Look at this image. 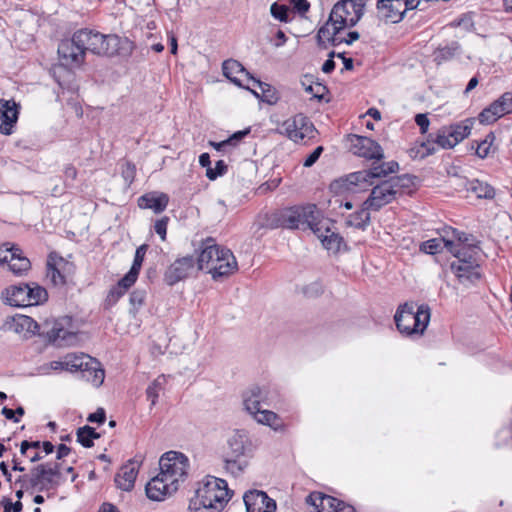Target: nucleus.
Returning <instances> with one entry per match:
<instances>
[{
  "label": "nucleus",
  "instance_id": "1",
  "mask_svg": "<svg viewBox=\"0 0 512 512\" xmlns=\"http://www.w3.org/2000/svg\"><path fill=\"white\" fill-rule=\"evenodd\" d=\"M200 248L197 268L206 269L213 280L227 278L238 270V263L232 251L218 245L213 238L205 239Z\"/></svg>",
  "mask_w": 512,
  "mask_h": 512
},
{
  "label": "nucleus",
  "instance_id": "2",
  "mask_svg": "<svg viewBox=\"0 0 512 512\" xmlns=\"http://www.w3.org/2000/svg\"><path fill=\"white\" fill-rule=\"evenodd\" d=\"M231 494L227 482L214 476H206L190 499L189 512H221Z\"/></svg>",
  "mask_w": 512,
  "mask_h": 512
},
{
  "label": "nucleus",
  "instance_id": "3",
  "mask_svg": "<svg viewBox=\"0 0 512 512\" xmlns=\"http://www.w3.org/2000/svg\"><path fill=\"white\" fill-rule=\"evenodd\" d=\"M362 0H340L332 8L326 23L320 27L317 33L319 45L324 44V37H333L346 28L355 26L364 13Z\"/></svg>",
  "mask_w": 512,
  "mask_h": 512
},
{
  "label": "nucleus",
  "instance_id": "4",
  "mask_svg": "<svg viewBox=\"0 0 512 512\" xmlns=\"http://www.w3.org/2000/svg\"><path fill=\"white\" fill-rule=\"evenodd\" d=\"M319 216L320 211L315 204L293 206L269 215L265 226L269 229H297L302 224L312 230Z\"/></svg>",
  "mask_w": 512,
  "mask_h": 512
},
{
  "label": "nucleus",
  "instance_id": "5",
  "mask_svg": "<svg viewBox=\"0 0 512 512\" xmlns=\"http://www.w3.org/2000/svg\"><path fill=\"white\" fill-rule=\"evenodd\" d=\"M430 316L428 305L406 302L398 307L394 320L401 334L421 336L429 324Z\"/></svg>",
  "mask_w": 512,
  "mask_h": 512
},
{
  "label": "nucleus",
  "instance_id": "6",
  "mask_svg": "<svg viewBox=\"0 0 512 512\" xmlns=\"http://www.w3.org/2000/svg\"><path fill=\"white\" fill-rule=\"evenodd\" d=\"M398 170L399 164L396 161L382 162L377 165L374 163L370 169L357 171L341 178L332 187L339 186L348 192L357 193L372 186L373 179L385 178Z\"/></svg>",
  "mask_w": 512,
  "mask_h": 512
},
{
  "label": "nucleus",
  "instance_id": "7",
  "mask_svg": "<svg viewBox=\"0 0 512 512\" xmlns=\"http://www.w3.org/2000/svg\"><path fill=\"white\" fill-rule=\"evenodd\" d=\"M474 119L467 118L461 122L442 127L435 135L429 134L427 141L422 143L426 149L424 155L436 152L435 145L443 149H450L467 138L473 128Z\"/></svg>",
  "mask_w": 512,
  "mask_h": 512
},
{
  "label": "nucleus",
  "instance_id": "8",
  "mask_svg": "<svg viewBox=\"0 0 512 512\" xmlns=\"http://www.w3.org/2000/svg\"><path fill=\"white\" fill-rule=\"evenodd\" d=\"M6 304L14 307L39 305L48 298L45 288L36 283L11 285L2 292Z\"/></svg>",
  "mask_w": 512,
  "mask_h": 512
},
{
  "label": "nucleus",
  "instance_id": "9",
  "mask_svg": "<svg viewBox=\"0 0 512 512\" xmlns=\"http://www.w3.org/2000/svg\"><path fill=\"white\" fill-rule=\"evenodd\" d=\"M81 43L83 54L87 51L103 56H112L118 50V37L105 35L91 29H80L76 31V42Z\"/></svg>",
  "mask_w": 512,
  "mask_h": 512
},
{
  "label": "nucleus",
  "instance_id": "10",
  "mask_svg": "<svg viewBox=\"0 0 512 512\" xmlns=\"http://www.w3.org/2000/svg\"><path fill=\"white\" fill-rule=\"evenodd\" d=\"M160 473L170 482H173L177 489L183 483L189 471V459L186 455L177 451L164 453L159 460Z\"/></svg>",
  "mask_w": 512,
  "mask_h": 512
},
{
  "label": "nucleus",
  "instance_id": "11",
  "mask_svg": "<svg viewBox=\"0 0 512 512\" xmlns=\"http://www.w3.org/2000/svg\"><path fill=\"white\" fill-rule=\"evenodd\" d=\"M282 128L287 137L296 143L313 138L316 131L313 123L302 113L285 120Z\"/></svg>",
  "mask_w": 512,
  "mask_h": 512
},
{
  "label": "nucleus",
  "instance_id": "12",
  "mask_svg": "<svg viewBox=\"0 0 512 512\" xmlns=\"http://www.w3.org/2000/svg\"><path fill=\"white\" fill-rule=\"evenodd\" d=\"M333 227L334 223L330 219L323 218L320 215L312 231L321 241L325 249L337 253L340 251L341 246L344 245V239L339 233L333 230Z\"/></svg>",
  "mask_w": 512,
  "mask_h": 512
},
{
  "label": "nucleus",
  "instance_id": "13",
  "mask_svg": "<svg viewBox=\"0 0 512 512\" xmlns=\"http://www.w3.org/2000/svg\"><path fill=\"white\" fill-rule=\"evenodd\" d=\"M510 113H512V91H507L484 108L479 113L478 120L481 124L490 125Z\"/></svg>",
  "mask_w": 512,
  "mask_h": 512
},
{
  "label": "nucleus",
  "instance_id": "14",
  "mask_svg": "<svg viewBox=\"0 0 512 512\" xmlns=\"http://www.w3.org/2000/svg\"><path fill=\"white\" fill-rule=\"evenodd\" d=\"M352 152L367 160L381 161L384 158V151L380 144L372 138L360 135L350 136Z\"/></svg>",
  "mask_w": 512,
  "mask_h": 512
},
{
  "label": "nucleus",
  "instance_id": "15",
  "mask_svg": "<svg viewBox=\"0 0 512 512\" xmlns=\"http://www.w3.org/2000/svg\"><path fill=\"white\" fill-rule=\"evenodd\" d=\"M397 198L390 179H386L371 189L369 197L365 200V207L372 211H379Z\"/></svg>",
  "mask_w": 512,
  "mask_h": 512
},
{
  "label": "nucleus",
  "instance_id": "16",
  "mask_svg": "<svg viewBox=\"0 0 512 512\" xmlns=\"http://www.w3.org/2000/svg\"><path fill=\"white\" fill-rule=\"evenodd\" d=\"M2 329L7 332L22 335L26 338L36 334L42 335L45 333L40 332V327L36 321L31 317L22 314L7 317L2 325Z\"/></svg>",
  "mask_w": 512,
  "mask_h": 512
},
{
  "label": "nucleus",
  "instance_id": "17",
  "mask_svg": "<svg viewBox=\"0 0 512 512\" xmlns=\"http://www.w3.org/2000/svg\"><path fill=\"white\" fill-rule=\"evenodd\" d=\"M197 262L192 255H187L176 259L166 270L164 274L165 282L173 286L184 280L194 271Z\"/></svg>",
  "mask_w": 512,
  "mask_h": 512
},
{
  "label": "nucleus",
  "instance_id": "18",
  "mask_svg": "<svg viewBox=\"0 0 512 512\" xmlns=\"http://www.w3.org/2000/svg\"><path fill=\"white\" fill-rule=\"evenodd\" d=\"M143 460L144 456L137 454L133 459L129 460L121 467L114 479L118 488L123 491H130L133 489L139 467Z\"/></svg>",
  "mask_w": 512,
  "mask_h": 512
},
{
  "label": "nucleus",
  "instance_id": "19",
  "mask_svg": "<svg viewBox=\"0 0 512 512\" xmlns=\"http://www.w3.org/2000/svg\"><path fill=\"white\" fill-rule=\"evenodd\" d=\"M243 500L247 512H274L276 510L275 500L260 490L246 492Z\"/></svg>",
  "mask_w": 512,
  "mask_h": 512
},
{
  "label": "nucleus",
  "instance_id": "20",
  "mask_svg": "<svg viewBox=\"0 0 512 512\" xmlns=\"http://www.w3.org/2000/svg\"><path fill=\"white\" fill-rule=\"evenodd\" d=\"M146 495L153 501H163L167 496L175 493L178 489L173 482L168 481L159 472L146 485Z\"/></svg>",
  "mask_w": 512,
  "mask_h": 512
},
{
  "label": "nucleus",
  "instance_id": "21",
  "mask_svg": "<svg viewBox=\"0 0 512 512\" xmlns=\"http://www.w3.org/2000/svg\"><path fill=\"white\" fill-rule=\"evenodd\" d=\"M19 116V105L13 100L0 99V132L11 135Z\"/></svg>",
  "mask_w": 512,
  "mask_h": 512
},
{
  "label": "nucleus",
  "instance_id": "22",
  "mask_svg": "<svg viewBox=\"0 0 512 512\" xmlns=\"http://www.w3.org/2000/svg\"><path fill=\"white\" fill-rule=\"evenodd\" d=\"M378 17L386 22L398 23L405 14V3L402 0H378Z\"/></svg>",
  "mask_w": 512,
  "mask_h": 512
},
{
  "label": "nucleus",
  "instance_id": "23",
  "mask_svg": "<svg viewBox=\"0 0 512 512\" xmlns=\"http://www.w3.org/2000/svg\"><path fill=\"white\" fill-rule=\"evenodd\" d=\"M222 71L225 77H227L235 85L249 89V86H245L242 77L248 82H252L254 76L250 74L245 67L237 60L228 59L222 64Z\"/></svg>",
  "mask_w": 512,
  "mask_h": 512
},
{
  "label": "nucleus",
  "instance_id": "24",
  "mask_svg": "<svg viewBox=\"0 0 512 512\" xmlns=\"http://www.w3.org/2000/svg\"><path fill=\"white\" fill-rule=\"evenodd\" d=\"M59 56L69 64L79 65L84 61L81 43L76 42V32L71 39L62 40L58 46Z\"/></svg>",
  "mask_w": 512,
  "mask_h": 512
},
{
  "label": "nucleus",
  "instance_id": "25",
  "mask_svg": "<svg viewBox=\"0 0 512 512\" xmlns=\"http://www.w3.org/2000/svg\"><path fill=\"white\" fill-rule=\"evenodd\" d=\"M445 247L456 258L452 263L466 264V261L478 262L479 248L476 246H470L463 243L456 244L453 241H445Z\"/></svg>",
  "mask_w": 512,
  "mask_h": 512
},
{
  "label": "nucleus",
  "instance_id": "26",
  "mask_svg": "<svg viewBox=\"0 0 512 512\" xmlns=\"http://www.w3.org/2000/svg\"><path fill=\"white\" fill-rule=\"evenodd\" d=\"M306 503L313 506L316 512H336L343 501L321 492H312L307 496Z\"/></svg>",
  "mask_w": 512,
  "mask_h": 512
},
{
  "label": "nucleus",
  "instance_id": "27",
  "mask_svg": "<svg viewBox=\"0 0 512 512\" xmlns=\"http://www.w3.org/2000/svg\"><path fill=\"white\" fill-rule=\"evenodd\" d=\"M458 180L459 183L457 185L459 187H463L466 191L475 194L479 199L491 200L495 197V189L487 182L478 179L469 180L467 178H459Z\"/></svg>",
  "mask_w": 512,
  "mask_h": 512
},
{
  "label": "nucleus",
  "instance_id": "28",
  "mask_svg": "<svg viewBox=\"0 0 512 512\" xmlns=\"http://www.w3.org/2000/svg\"><path fill=\"white\" fill-rule=\"evenodd\" d=\"M169 203V196L161 192H149L138 198V206L141 209H151L154 213L163 212Z\"/></svg>",
  "mask_w": 512,
  "mask_h": 512
},
{
  "label": "nucleus",
  "instance_id": "29",
  "mask_svg": "<svg viewBox=\"0 0 512 512\" xmlns=\"http://www.w3.org/2000/svg\"><path fill=\"white\" fill-rule=\"evenodd\" d=\"M450 268L458 280L463 284L466 282L474 283L481 277L478 262L466 261V264L451 263Z\"/></svg>",
  "mask_w": 512,
  "mask_h": 512
},
{
  "label": "nucleus",
  "instance_id": "30",
  "mask_svg": "<svg viewBox=\"0 0 512 512\" xmlns=\"http://www.w3.org/2000/svg\"><path fill=\"white\" fill-rule=\"evenodd\" d=\"M66 371L69 372H81L82 374L91 364H95V359L91 356L80 353V354H67L65 356Z\"/></svg>",
  "mask_w": 512,
  "mask_h": 512
},
{
  "label": "nucleus",
  "instance_id": "31",
  "mask_svg": "<svg viewBox=\"0 0 512 512\" xmlns=\"http://www.w3.org/2000/svg\"><path fill=\"white\" fill-rule=\"evenodd\" d=\"M263 391L260 387H253L244 394L243 403L246 411L254 416L261 409L263 401Z\"/></svg>",
  "mask_w": 512,
  "mask_h": 512
},
{
  "label": "nucleus",
  "instance_id": "32",
  "mask_svg": "<svg viewBox=\"0 0 512 512\" xmlns=\"http://www.w3.org/2000/svg\"><path fill=\"white\" fill-rule=\"evenodd\" d=\"M36 470L40 474V492L56 489L59 486V478L50 470V466L48 464H39L36 466Z\"/></svg>",
  "mask_w": 512,
  "mask_h": 512
},
{
  "label": "nucleus",
  "instance_id": "33",
  "mask_svg": "<svg viewBox=\"0 0 512 512\" xmlns=\"http://www.w3.org/2000/svg\"><path fill=\"white\" fill-rule=\"evenodd\" d=\"M253 417L258 423L267 425L275 431H281L284 428L281 418L273 411L260 409Z\"/></svg>",
  "mask_w": 512,
  "mask_h": 512
},
{
  "label": "nucleus",
  "instance_id": "34",
  "mask_svg": "<svg viewBox=\"0 0 512 512\" xmlns=\"http://www.w3.org/2000/svg\"><path fill=\"white\" fill-rule=\"evenodd\" d=\"M252 84L260 89V93L255 90H251L250 88L248 90H250L252 94L261 101L268 104H275L278 101V96L276 95L275 90L269 84L264 83L255 77L252 80Z\"/></svg>",
  "mask_w": 512,
  "mask_h": 512
},
{
  "label": "nucleus",
  "instance_id": "35",
  "mask_svg": "<svg viewBox=\"0 0 512 512\" xmlns=\"http://www.w3.org/2000/svg\"><path fill=\"white\" fill-rule=\"evenodd\" d=\"M389 179L393 185L395 194L398 197L412 192V187L415 185L414 181L416 177L404 174L401 176L390 177Z\"/></svg>",
  "mask_w": 512,
  "mask_h": 512
},
{
  "label": "nucleus",
  "instance_id": "36",
  "mask_svg": "<svg viewBox=\"0 0 512 512\" xmlns=\"http://www.w3.org/2000/svg\"><path fill=\"white\" fill-rule=\"evenodd\" d=\"M224 463L225 469L234 477H237L248 467L249 461L247 457L227 455Z\"/></svg>",
  "mask_w": 512,
  "mask_h": 512
},
{
  "label": "nucleus",
  "instance_id": "37",
  "mask_svg": "<svg viewBox=\"0 0 512 512\" xmlns=\"http://www.w3.org/2000/svg\"><path fill=\"white\" fill-rule=\"evenodd\" d=\"M82 377L90 382L93 386L99 387L104 381L105 372L100 367V363L95 359V364H91L85 368Z\"/></svg>",
  "mask_w": 512,
  "mask_h": 512
},
{
  "label": "nucleus",
  "instance_id": "38",
  "mask_svg": "<svg viewBox=\"0 0 512 512\" xmlns=\"http://www.w3.org/2000/svg\"><path fill=\"white\" fill-rule=\"evenodd\" d=\"M166 383V376L159 375L147 387L146 396L147 399L151 402V406H155L157 404L160 392L164 390Z\"/></svg>",
  "mask_w": 512,
  "mask_h": 512
},
{
  "label": "nucleus",
  "instance_id": "39",
  "mask_svg": "<svg viewBox=\"0 0 512 512\" xmlns=\"http://www.w3.org/2000/svg\"><path fill=\"white\" fill-rule=\"evenodd\" d=\"M77 441L85 448H91L94 443V439L100 438V434L96 430L88 425L80 427L76 432Z\"/></svg>",
  "mask_w": 512,
  "mask_h": 512
},
{
  "label": "nucleus",
  "instance_id": "40",
  "mask_svg": "<svg viewBox=\"0 0 512 512\" xmlns=\"http://www.w3.org/2000/svg\"><path fill=\"white\" fill-rule=\"evenodd\" d=\"M459 49L460 45L456 41H452L445 46L439 47L435 52V61L437 64L449 61L458 54Z\"/></svg>",
  "mask_w": 512,
  "mask_h": 512
},
{
  "label": "nucleus",
  "instance_id": "41",
  "mask_svg": "<svg viewBox=\"0 0 512 512\" xmlns=\"http://www.w3.org/2000/svg\"><path fill=\"white\" fill-rule=\"evenodd\" d=\"M15 254L16 255H14L13 259L10 260L8 266L10 271H12L15 275L20 276L30 269L31 263L27 257L23 256L20 248H18V251Z\"/></svg>",
  "mask_w": 512,
  "mask_h": 512
},
{
  "label": "nucleus",
  "instance_id": "42",
  "mask_svg": "<svg viewBox=\"0 0 512 512\" xmlns=\"http://www.w3.org/2000/svg\"><path fill=\"white\" fill-rule=\"evenodd\" d=\"M246 436L241 433H235L228 441L230 452L228 455L237 456V457H247L245 454L246 451Z\"/></svg>",
  "mask_w": 512,
  "mask_h": 512
},
{
  "label": "nucleus",
  "instance_id": "43",
  "mask_svg": "<svg viewBox=\"0 0 512 512\" xmlns=\"http://www.w3.org/2000/svg\"><path fill=\"white\" fill-rule=\"evenodd\" d=\"M370 210L371 208L365 207L364 201L362 204V208L349 216L348 224L356 228L364 229L370 223Z\"/></svg>",
  "mask_w": 512,
  "mask_h": 512
},
{
  "label": "nucleus",
  "instance_id": "44",
  "mask_svg": "<svg viewBox=\"0 0 512 512\" xmlns=\"http://www.w3.org/2000/svg\"><path fill=\"white\" fill-rule=\"evenodd\" d=\"M50 342L67 341L70 337H74V334L65 330L62 324L58 321L54 323L52 328L46 332Z\"/></svg>",
  "mask_w": 512,
  "mask_h": 512
},
{
  "label": "nucleus",
  "instance_id": "45",
  "mask_svg": "<svg viewBox=\"0 0 512 512\" xmlns=\"http://www.w3.org/2000/svg\"><path fill=\"white\" fill-rule=\"evenodd\" d=\"M301 83L307 93L311 94L314 98L319 100H321L324 97V94L327 92L325 85L318 82L313 83L309 76H305Z\"/></svg>",
  "mask_w": 512,
  "mask_h": 512
},
{
  "label": "nucleus",
  "instance_id": "46",
  "mask_svg": "<svg viewBox=\"0 0 512 512\" xmlns=\"http://www.w3.org/2000/svg\"><path fill=\"white\" fill-rule=\"evenodd\" d=\"M360 37L359 33L357 31H351L347 34V37H341L340 33H335V36L331 37H324V44L323 47H326L325 42H329L332 46H338L342 43H346L348 45L352 44L354 41L358 40Z\"/></svg>",
  "mask_w": 512,
  "mask_h": 512
},
{
  "label": "nucleus",
  "instance_id": "47",
  "mask_svg": "<svg viewBox=\"0 0 512 512\" xmlns=\"http://www.w3.org/2000/svg\"><path fill=\"white\" fill-rule=\"evenodd\" d=\"M46 277L54 286H62L66 282L65 275L50 262L47 263Z\"/></svg>",
  "mask_w": 512,
  "mask_h": 512
},
{
  "label": "nucleus",
  "instance_id": "48",
  "mask_svg": "<svg viewBox=\"0 0 512 512\" xmlns=\"http://www.w3.org/2000/svg\"><path fill=\"white\" fill-rule=\"evenodd\" d=\"M445 241L447 240L444 238L429 239L421 244L420 250L427 254H436L442 250V244L445 246Z\"/></svg>",
  "mask_w": 512,
  "mask_h": 512
},
{
  "label": "nucleus",
  "instance_id": "49",
  "mask_svg": "<svg viewBox=\"0 0 512 512\" xmlns=\"http://www.w3.org/2000/svg\"><path fill=\"white\" fill-rule=\"evenodd\" d=\"M270 13L275 19L281 22L289 21V7L284 4L274 2L270 7Z\"/></svg>",
  "mask_w": 512,
  "mask_h": 512
},
{
  "label": "nucleus",
  "instance_id": "50",
  "mask_svg": "<svg viewBox=\"0 0 512 512\" xmlns=\"http://www.w3.org/2000/svg\"><path fill=\"white\" fill-rule=\"evenodd\" d=\"M495 140V135L493 133H489L486 138L481 141L476 149V154L480 158H485L489 155L490 149L492 147L493 141Z\"/></svg>",
  "mask_w": 512,
  "mask_h": 512
},
{
  "label": "nucleus",
  "instance_id": "51",
  "mask_svg": "<svg viewBox=\"0 0 512 512\" xmlns=\"http://www.w3.org/2000/svg\"><path fill=\"white\" fill-rule=\"evenodd\" d=\"M18 247L14 245H10L9 243H5L0 246V263L4 264L10 263V260L13 259L15 253H17Z\"/></svg>",
  "mask_w": 512,
  "mask_h": 512
},
{
  "label": "nucleus",
  "instance_id": "52",
  "mask_svg": "<svg viewBox=\"0 0 512 512\" xmlns=\"http://www.w3.org/2000/svg\"><path fill=\"white\" fill-rule=\"evenodd\" d=\"M147 249L148 246L146 244H143L136 249L131 269L137 272L140 271Z\"/></svg>",
  "mask_w": 512,
  "mask_h": 512
},
{
  "label": "nucleus",
  "instance_id": "53",
  "mask_svg": "<svg viewBox=\"0 0 512 512\" xmlns=\"http://www.w3.org/2000/svg\"><path fill=\"white\" fill-rule=\"evenodd\" d=\"M146 298V292L144 290L136 289L130 294V303L135 310L140 308Z\"/></svg>",
  "mask_w": 512,
  "mask_h": 512
},
{
  "label": "nucleus",
  "instance_id": "54",
  "mask_svg": "<svg viewBox=\"0 0 512 512\" xmlns=\"http://www.w3.org/2000/svg\"><path fill=\"white\" fill-rule=\"evenodd\" d=\"M227 170V165L223 160L216 162L215 169L208 168L206 175L210 180L216 179L218 176L223 175Z\"/></svg>",
  "mask_w": 512,
  "mask_h": 512
},
{
  "label": "nucleus",
  "instance_id": "55",
  "mask_svg": "<svg viewBox=\"0 0 512 512\" xmlns=\"http://www.w3.org/2000/svg\"><path fill=\"white\" fill-rule=\"evenodd\" d=\"M27 484H28V490L36 489V490L40 491L41 480H40V474L36 470V466L34 468H32L30 474L27 475Z\"/></svg>",
  "mask_w": 512,
  "mask_h": 512
},
{
  "label": "nucleus",
  "instance_id": "56",
  "mask_svg": "<svg viewBox=\"0 0 512 512\" xmlns=\"http://www.w3.org/2000/svg\"><path fill=\"white\" fill-rule=\"evenodd\" d=\"M168 222L169 218L167 216H164L161 219H158L154 225L155 232L160 236L161 240L163 241L166 239Z\"/></svg>",
  "mask_w": 512,
  "mask_h": 512
},
{
  "label": "nucleus",
  "instance_id": "57",
  "mask_svg": "<svg viewBox=\"0 0 512 512\" xmlns=\"http://www.w3.org/2000/svg\"><path fill=\"white\" fill-rule=\"evenodd\" d=\"M139 272L130 268L129 272L118 282L126 290L130 288L137 280Z\"/></svg>",
  "mask_w": 512,
  "mask_h": 512
},
{
  "label": "nucleus",
  "instance_id": "58",
  "mask_svg": "<svg viewBox=\"0 0 512 512\" xmlns=\"http://www.w3.org/2000/svg\"><path fill=\"white\" fill-rule=\"evenodd\" d=\"M135 172V165L130 162H126L122 166V176L125 179V182L128 184H131L133 182L135 178Z\"/></svg>",
  "mask_w": 512,
  "mask_h": 512
},
{
  "label": "nucleus",
  "instance_id": "59",
  "mask_svg": "<svg viewBox=\"0 0 512 512\" xmlns=\"http://www.w3.org/2000/svg\"><path fill=\"white\" fill-rule=\"evenodd\" d=\"M0 504L3 506L4 512H20L22 510V503L20 501L12 503V501L7 497H4Z\"/></svg>",
  "mask_w": 512,
  "mask_h": 512
},
{
  "label": "nucleus",
  "instance_id": "60",
  "mask_svg": "<svg viewBox=\"0 0 512 512\" xmlns=\"http://www.w3.org/2000/svg\"><path fill=\"white\" fill-rule=\"evenodd\" d=\"M323 152V147L322 146H318L314 149V151L312 153H310L307 158L304 160L303 162V165L305 167H311L313 166L316 161L319 159V157L321 156Z\"/></svg>",
  "mask_w": 512,
  "mask_h": 512
},
{
  "label": "nucleus",
  "instance_id": "61",
  "mask_svg": "<svg viewBox=\"0 0 512 512\" xmlns=\"http://www.w3.org/2000/svg\"><path fill=\"white\" fill-rule=\"evenodd\" d=\"M293 8L301 15L307 13L310 9V3L307 0H290Z\"/></svg>",
  "mask_w": 512,
  "mask_h": 512
},
{
  "label": "nucleus",
  "instance_id": "62",
  "mask_svg": "<svg viewBox=\"0 0 512 512\" xmlns=\"http://www.w3.org/2000/svg\"><path fill=\"white\" fill-rule=\"evenodd\" d=\"M415 122L419 126L420 132L422 134L427 133L430 121L426 114H417L415 116Z\"/></svg>",
  "mask_w": 512,
  "mask_h": 512
},
{
  "label": "nucleus",
  "instance_id": "63",
  "mask_svg": "<svg viewBox=\"0 0 512 512\" xmlns=\"http://www.w3.org/2000/svg\"><path fill=\"white\" fill-rule=\"evenodd\" d=\"M87 420L89 422H92V423H98V424H102L105 422L106 420V413H105V410L103 408H98L96 410V412L94 413H91Z\"/></svg>",
  "mask_w": 512,
  "mask_h": 512
},
{
  "label": "nucleus",
  "instance_id": "64",
  "mask_svg": "<svg viewBox=\"0 0 512 512\" xmlns=\"http://www.w3.org/2000/svg\"><path fill=\"white\" fill-rule=\"evenodd\" d=\"M126 289L117 284V286L113 287L108 295V300L116 302L120 297L124 295Z\"/></svg>",
  "mask_w": 512,
  "mask_h": 512
}]
</instances>
